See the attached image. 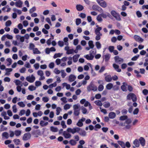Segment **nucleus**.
I'll list each match as a JSON object with an SVG mask.
<instances>
[{
	"instance_id": "1",
	"label": "nucleus",
	"mask_w": 148,
	"mask_h": 148,
	"mask_svg": "<svg viewBox=\"0 0 148 148\" xmlns=\"http://www.w3.org/2000/svg\"><path fill=\"white\" fill-rule=\"evenodd\" d=\"M74 110L73 114L76 116H78L80 114V106L79 104H75L73 106Z\"/></svg>"
},
{
	"instance_id": "2",
	"label": "nucleus",
	"mask_w": 148,
	"mask_h": 148,
	"mask_svg": "<svg viewBox=\"0 0 148 148\" xmlns=\"http://www.w3.org/2000/svg\"><path fill=\"white\" fill-rule=\"evenodd\" d=\"M102 27H99L95 29V34L96 35L95 37V40H99L101 39V36H102V34L100 32V31L101 30Z\"/></svg>"
},
{
	"instance_id": "3",
	"label": "nucleus",
	"mask_w": 148,
	"mask_h": 148,
	"mask_svg": "<svg viewBox=\"0 0 148 148\" xmlns=\"http://www.w3.org/2000/svg\"><path fill=\"white\" fill-rule=\"evenodd\" d=\"M132 99L133 102H136L137 101V98L135 94L133 93L129 94L127 96V99L130 100Z\"/></svg>"
},
{
	"instance_id": "4",
	"label": "nucleus",
	"mask_w": 148,
	"mask_h": 148,
	"mask_svg": "<svg viewBox=\"0 0 148 148\" xmlns=\"http://www.w3.org/2000/svg\"><path fill=\"white\" fill-rule=\"evenodd\" d=\"M87 90L90 91L92 90L94 91H96L97 90V86L92 83L91 82L89 85L87 87Z\"/></svg>"
},
{
	"instance_id": "5",
	"label": "nucleus",
	"mask_w": 148,
	"mask_h": 148,
	"mask_svg": "<svg viewBox=\"0 0 148 148\" xmlns=\"http://www.w3.org/2000/svg\"><path fill=\"white\" fill-rule=\"evenodd\" d=\"M26 79L30 83H32L35 80V77L33 75H32L31 76H27L26 78Z\"/></svg>"
},
{
	"instance_id": "6",
	"label": "nucleus",
	"mask_w": 148,
	"mask_h": 148,
	"mask_svg": "<svg viewBox=\"0 0 148 148\" xmlns=\"http://www.w3.org/2000/svg\"><path fill=\"white\" fill-rule=\"evenodd\" d=\"M114 59L115 62L116 63L120 64L123 62V59L119 57L118 56H116L114 57Z\"/></svg>"
},
{
	"instance_id": "7",
	"label": "nucleus",
	"mask_w": 148,
	"mask_h": 148,
	"mask_svg": "<svg viewBox=\"0 0 148 148\" xmlns=\"http://www.w3.org/2000/svg\"><path fill=\"white\" fill-rule=\"evenodd\" d=\"M31 134L30 133H25L23 137V140L24 141H26L30 139L31 137Z\"/></svg>"
},
{
	"instance_id": "8",
	"label": "nucleus",
	"mask_w": 148,
	"mask_h": 148,
	"mask_svg": "<svg viewBox=\"0 0 148 148\" xmlns=\"http://www.w3.org/2000/svg\"><path fill=\"white\" fill-rule=\"evenodd\" d=\"M123 85L121 86V90L123 91H127V89L126 86H127V84L125 82H123Z\"/></svg>"
},
{
	"instance_id": "9",
	"label": "nucleus",
	"mask_w": 148,
	"mask_h": 148,
	"mask_svg": "<svg viewBox=\"0 0 148 148\" xmlns=\"http://www.w3.org/2000/svg\"><path fill=\"white\" fill-rule=\"evenodd\" d=\"M134 38L136 41L138 42H143V39L140 38L139 36L137 35L134 36Z\"/></svg>"
},
{
	"instance_id": "10",
	"label": "nucleus",
	"mask_w": 148,
	"mask_h": 148,
	"mask_svg": "<svg viewBox=\"0 0 148 148\" xmlns=\"http://www.w3.org/2000/svg\"><path fill=\"white\" fill-rule=\"evenodd\" d=\"M139 140L142 146H144L145 145V140L144 138L142 137H140L139 139Z\"/></svg>"
},
{
	"instance_id": "11",
	"label": "nucleus",
	"mask_w": 148,
	"mask_h": 148,
	"mask_svg": "<svg viewBox=\"0 0 148 148\" xmlns=\"http://www.w3.org/2000/svg\"><path fill=\"white\" fill-rule=\"evenodd\" d=\"M116 116V114L113 112H111L108 115L109 118L110 119H113Z\"/></svg>"
},
{
	"instance_id": "12",
	"label": "nucleus",
	"mask_w": 148,
	"mask_h": 148,
	"mask_svg": "<svg viewBox=\"0 0 148 148\" xmlns=\"http://www.w3.org/2000/svg\"><path fill=\"white\" fill-rule=\"evenodd\" d=\"M79 56V55L78 54H77L74 55L73 57V62H77Z\"/></svg>"
},
{
	"instance_id": "13",
	"label": "nucleus",
	"mask_w": 148,
	"mask_h": 148,
	"mask_svg": "<svg viewBox=\"0 0 148 148\" xmlns=\"http://www.w3.org/2000/svg\"><path fill=\"white\" fill-rule=\"evenodd\" d=\"M76 77L73 75L71 74L69 76V80L70 82H72L75 80Z\"/></svg>"
},
{
	"instance_id": "14",
	"label": "nucleus",
	"mask_w": 148,
	"mask_h": 148,
	"mask_svg": "<svg viewBox=\"0 0 148 148\" xmlns=\"http://www.w3.org/2000/svg\"><path fill=\"white\" fill-rule=\"evenodd\" d=\"M105 79L106 82H110L111 81L112 78L110 75H108L105 77Z\"/></svg>"
},
{
	"instance_id": "15",
	"label": "nucleus",
	"mask_w": 148,
	"mask_h": 148,
	"mask_svg": "<svg viewBox=\"0 0 148 148\" xmlns=\"http://www.w3.org/2000/svg\"><path fill=\"white\" fill-rule=\"evenodd\" d=\"M84 57L88 60H92L94 58V56H92L88 54L85 55Z\"/></svg>"
},
{
	"instance_id": "16",
	"label": "nucleus",
	"mask_w": 148,
	"mask_h": 148,
	"mask_svg": "<svg viewBox=\"0 0 148 148\" xmlns=\"http://www.w3.org/2000/svg\"><path fill=\"white\" fill-rule=\"evenodd\" d=\"M113 66L115 69L118 72H120L121 71V69L119 68V66L115 64H113Z\"/></svg>"
},
{
	"instance_id": "17",
	"label": "nucleus",
	"mask_w": 148,
	"mask_h": 148,
	"mask_svg": "<svg viewBox=\"0 0 148 148\" xmlns=\"http://www.w3.org/2000/svg\"><path fill=\"white\" fill-rule=\"evenodd\" d=\"M23 4L22 2L20 0H18L15 3V5L16 7L18 8H21Z\"/></svg>"
},
{
	"instance_id": "18",
	"label": "nucleus",
	"mask_w": 148,
	"mask_h": 148,
	"mask_svg": "<svg viewBox=\"0 0 148 148\" xmlns=\"http://www.w3.org/2000/svg\"><path fill=\"white\" fill-rule=\"evenodd\" d=\"M76 8L78 11H80L83 9L84 7L81 5H77L76 6Z\"/></svg>"
},
{
	"instance_id": "19",
	"label": "nucleus",
	"mask_w": 148,
	"mask_h": 148,
	"mask_svg": "<svg viewBox=\"0 0 148 148\" xmlns=\"http://www.w3.org/2000/svg\"><path fill=\"white\" fill-rule=\"evenodd\" d=\"M75 130L74 128L72 129L71 128H68L67 129V131L69 132H70L73 134H74L76 133Z\"/></svg>"
},
{
	"instance_id": "20",
	"label": "nucleus",
	"mask_w": 148,
	"mask_h": 148,
	"mask_svg": "<svg viewBox=\"0 0 148 148\" xmlns=\"http://www.w3.org/2000/svg\"><path fill=\"white\" fill-rule=\"evenodd\" d=\"M63 135L66 138H69L71 136V134L69 133H66L65 131L64 132Z\"/></svg>"
},
{
	"instance_id": "21",
	"label": "nucleus",
	"mask_w": 148,
	"mask_h": 148,
	"mask_svg": "<svg viewBox=\"0 0 148 148\" xmlns=\"http://www.w3.org/2000/svg\"><path fill=\"white\" fill-rule=\"evenodd\" d=\"M2 138H5L6 139H8L9 137V134L7 132H4L2 134Z\"/></svg>"
},
{
	"instance_id": "22",
	"label": "nucleus",
	"mask_w": 148,
	"mask_h": 148,
	"mask_svg": "<svg viewBox=\"0 0 148 148\" xmlns=\"http://www.w3.org/2000/svg\"><path fill=\"white\" fill-rule=\"evenodd\" d=\"M117 143L122 148H126L125 143L123 141L119 140L117 141Z\"/></svg>"
},
{
	"instance_id": "23",
	"label": "nucleus",
	"mask_w": 148,
	"mask_h": 148,
	"mask_svg": "<svg viewBox=\"0 0 148 148\" xmlns=\"http://www.w3.org/2000/svg\"><path fill=\"white\" fill-rule=\"evenodd\" d=\"M133 143L136 147H138L139 146V143L137 139H136L134 141Z\"/></svg>"
},
{
	"instance_id": "24",
	"label": "nucleus",
	"mask_w": 148,
	"mask_h": 148,
	"mask_svg": "<svg viewBox=\"0 0 148 148\" xmlns=\"http://www.w3.org/2000/svg\"><path fill=\"white\" fill-rule=\"evenodd\" d=\"M79 134L82 136H84L86 135V132L84 130H81L79 132Z\"/></svg>"
},
{
	"instance_id": "25",
	"label": "nucleus",
	"mask_w": 148,
	"mask_h": 148,
	"mask_svg": "<svg viewBox=\"0 0 148 148\" xmlns=\"http://www.w3.org/2000/svg\"><path fill=\"white\" fill-rule=\"evenodd\" d=\"M48 124V122L45 123V122L42 120L41 121L40 123V125L42 127L47 125Z\"/></svg>"
},
{
	"instance_id": "26",
	"label": "nucleus",
	"mask_w": 148,
	"mask_h": 148,
	"mask_svg": "<svg viewBox=\"0 0 148 148\" xmlns=\"http://www.w3.org/2000/svg\"><path fill=\"white\" fill-rule=\"evenodd\" d=\"M88 44L91 49H92L94 48V45L93 43V42L92 40L89 41L88 42Z\"/></svg>"
},
{
	"instance_id": "27",
	"label": "nucleus",
	"mask_w": 148,
	"mask_h": 148,
	"mask_svg": "<svg viewBox=\"0 0 148 148\" xmlns=\"http://www.w3.org/2000/svg\"><path fill=\"white\" fill-rule=\"evenodd\" d=\"M50 130L52 132H57L58 131V129L57 127L52 126L50 127Z\"/></svg>"
},
{
	"instance_id": "28",
	"label": "nucleus",
	"mask_w": 148,
	"mask_h": 148,
	"mask_svg": "<svg viewBox=\"0 0 148 148\" xmlns=\"http://www.w3.org/2000/svg\"><path fill=\"white\" fill-rule=\"evenodd\" d=\"M97 105L99 106H101L102 105V103L101 101L99 100H96L94 102Z\"/></svg>"
},
{
	"instance_id": "29",
	"label": "nucleus",
	"mask_w": 148,
	"mask_h": 148,
	"mask_svg": "<svg viewBox=\"0 0 148 148\" xmlns=\"http://www.w3.org/2000/svg\"><path fill=\"white\" fill-rule=\"evenodd\" d=\"M110 57V55L109 54H107L104 55L103 57V58H104L105 61L107 62L109 60Z\"/></svg>"
},
{
	"instance_id": "30",
	"label": "nucleus",
	"mask_w": 148,
	"mask_h": 148,
	"mask_svg": "<svg viewBox=\"0 0 148 148\" xmlns=\"http://www.w3.org/2000/svg\"><path fill=\"white\" fill-rule=\"evenodd\" d=\"M96 53V49H94L90 51L89 52V55L92 56L95 54Z\"/></svg>"
},
{
	"instance_id": "31",
	"label": "nucleus",
	"mask_w": 148,
	"mask_h": 148,
	"mask_svg": "<svg viewBox=\"0 0 148 148\" xmlns=\"http://www.w3.org/2000/svg\"><path fill=\"white\" fill-rule=\"evenodd\" d=\"M69 143L72 146H74L76 145L77 142L73 139L69 141Z\"/></svg>"
},
{
	"instance_id": "32",
	"label": "nucleus",
	"mask_w": 148,
	"mask_h": 148,
	"mask_svg": "<svg viewBox=\"0 0 148 148\" xmlns=\"http://www.w3.org/2000/svg\"><path fill=\"white\" fill-rule=\"evenodd\" d=\"M21 131L19 130H16L14 131V134L16 136H18L21 135Z\"/></svg>"
},
{
	"instance_id": "33",
	"label": "nucleus",
	"mask_w": 148,
	"mask_h": 148,
	"mask_svg": "<svg viewBox=\"0 0 148 148\" xmlns=\"http://www.w3.org/2000/svg\"><path fill=\"white\" fill-rule=\"evenodd\" d=\"M101 7L105 8L107 6V4L105 1H103L99 4Z\"/></svg>"
},
{
	"instance_id": "34",
	"label": "nucleus",
	"mask_w": 148,
	"mask_h": 148,
	"mask_svg": "<svg viewBox=\"0 0 148 148\" xmlns=\"http://www.w3.org/2000/svg\"><path fill=\"white\" fill-rule=\"evenodd\" d=\"M103 104V106L106 108L109 107L110 105V103L108 101L105 102Z\"/></svg>"
},
{
	"instance_id": "35",
	"label": "nucleus",
	"mask_w": 148,
	"mask_h": 148,
	"mask_svg": "<svg viewBox=\"0 0 148 148\" xmlns=\"http://www.w3.org/2000/svg\"><path fill=\"white\" fill-rule=\"evenodd\" d=\"M95 45L98 49H99L101 48V45L99 41L95 42Z\"/></svg>"
},
{
	"instance_id": "36",
	"label": "nucleus",
	"mask_w": 148,
	"mask_h": 148,
	"mask_svg": "<svg viewBox=\"0 0 148 148\" xmlns=\"http://www.w3.org/2000/svg\"><path fill=\"white\" fill-rule=\"evenodd\" d=\"M33 51L34 54H39L41 53L37 48H34Z\"/></svg>"
},
{
	"instance_id": "37",
	"label": "nucleus",
	"mask_w": 148,
	"mask_h": 148,
	"mask_svg": "<svg viewBox=\"0 0 148 148\" xmlns=\"http://www.w3.org/2000/svg\"><path fill=\"white\" fill-rule=\"evenodd\" d=\"M81 109L82 110V112L83 114H85L88 113H87V109L83 106L81 107Z\"/></svg>"
},
{
	"instance_id": "38",
	"label": "nucleus",
	"mask_w": 148,
	"mask_h": 148,
	"mask_svg": "<svg viewBox=\"0 0 148 148\" xmlns=\"http://www.w3.org/2000/svg\"><path fill=\"white\" fill-rule=\"evenodd\" d=\"M113 87V84L112 83H109L106 86V88L108 90H110Z\"/></svg>"
},
{
	"instance_id": "39",
	"label": "nucleus",
	"mask_w": 148,
	"mask_h": 148,
	"mask_svg": "<svg viewBox=\"0 0 148 148\" xmlns=\"http://www.w3.org/2000/svg\"><path fill=\"white\" fill-rule=\"evenodd\" d=\"M62 85L63 87L66 86V88L67 90L69 89L70 88V85L69 84H67L66 83H63L62 84Z\"/></svg>"
},
{
	"instance_id": "40",
	"label": "nucleus",
	"mask_w": 148,
	"mask_h": 148,
	"mask_svg": "<svg viewBox=\"0 0 148 148\" xmlns=\"http://www.w3.org/2000/svg\"><path fill=\"white\" fill-rule=\"evenodd\" d=\"M35 47V46L34 44L30 43L29 48L30 50H33L34 48Z\"/></svg>"
},
{
	"instance_id": "41",
	"label": "nucleus",
	"mask_w": 148,
	"mask_h": 148,
	"mask_svg": "<svg viewBox=\"0 0 148 148\" xmlns=\"http://www.w3.org/2000/svg\"><path fill=\"white\" fill-rule=\"evenodd\" d=\"M13 141L16 145L19 144L20 143V140L18 139H14Z\"/></svg>"
},
{
	"instance_id": "42",
	"label": "nucleus",
	"mask_w": 148,
	"mask_h": 148,
	"mask_svg": "<svg viewBox=\"0 0 148 148\" xmlns=\"http://www.w3.org/2000/svg\"><path fill=\"white\" fill-rule=\"evenodd\" d=\"M28 89L30 91H32L35 90L36 89V88L34 86L31 85L30 86L28 87Z\"/></svg>"
},
{
	"instance_id": "43",
	"label": "nucleus",
	"mask_w": 148,
	"mask_h": 148,
	"mask_svg": "<svg viewBox=\"0 0 148 148\" xmlns=\"http://www.w3.org/2000/svg\"><path fill=\"white\" fill-rule=\"evenodd\" d=\"M127 118V116L126 115L122 116L120 117V120L121 121H123L126 120Z\"/></svg>"
},
{
	"instance_id": "44",
	"label": "nucleus",
	"mask_w": 148,
	"mask_h": 148,
	"mask_svg": "<svg viewBox=\"0 0 148 148\" xmlns=\"http://www.w3.org/2000/svg\"><path fill=\"white\" fill-rule=\"evenodd\" d=\"M62 55V53H56L54 55L53 58H56L58 57H60Z\"/></svg>"
},
{
	"instance_id": "45",
	"label": "nucleus",
	"mask_w": 148,
	"mask_h": 148,
	"mask_svg": "<svg viewBox=\"0 0 148 148\" xmlns=\"http://www.w3.org/2000/svg\"><path fill=\"white\" fill-rule=\"evenodd\" d=\"M0 127L1 128L0 129V131L1 132L3 131H5L7 130V128L6 127H4V126L3 125H1Z\"/></svg>"
},
{
	"instance_id": "46",
	"label": "nucleus",
	"mask_w": 148,
	"mask_h": 148,
	"mask_svg": "<svg viewBox=\"0 0 148 148\" xmlns=\"http://www.w3.org/2000/svg\"><path fill=\"white\" fill-rule=\"evenodd\" d=\"M36 10L35 7L34 6L30 9L29 10V12L30 14H32L33 12L36 11Z\"/></svg>"
},
{
	"instance_id": "47",
	"label": "nucleus",
	"mask_w": 148,
	"mask_h": 148,
	"mask_svg": "<svg viewBox=\"0 0 148 148\" xmlns=\"http://www.w3.org/2000/svg\"><path fill=\"white\" fill-rule=\"evenodd\" d=\"M61 110V108L60 107H58L56 108V114L57 115H58L59 114L60 111Z\"/></svg>"
},
{
	"instance_id": "48",
	"label": "nucleus",
	"mask_w": 148,
	"mask_h": 148,
	"mask_svg": "<svg viewBox=\"0 0 148 148\" xmlns=\"http://www.w3.org/2000/svg\"><path fill=\"white\" fill-rule=\"evenodd\" d=\"M134 73L136 74V75L137 77L140 78L141 77V76L139 74V71H138L136 70H134Z\"/></svg>"
},
{
	"instance_id": "49",
	"label": "nucleus",
	"mask_w": 148,
	"mask_h": 148,
	"mask_svg": "<svg viewBox=\"0 0 148 148\" xmlns=\"http://www.w3.org/2000/svg\"><path fill=\"white\" fill-rule=\"evenodd\" d=\"M116 20L118 21H120L121 20V19L120 18V15L118 13L114 17Z\"/></svg>"
},
{
	"instance_id": "50",
	"label": "nucleus",
	"mask_w": 148,
	"mask_h": 148,
	"mask_svg": "<svg viewBox=\"0 0 148 148\" xmlns=\"http://www.w3.org/2000/svg\"><path fill=\"white\" fill-rule=\"evenodd\" d=\"M17 104L21 107H24L25 106V105L22 101L18 102Z\"/></svg>"
},
{
	"instance_id": "51",
	"label": "nucleus",
	"mask_w": 148,
	"mask_h": 148,
	"mask_svg": "<svg viewBox=\"0 0 148 148\" xmlns=\"http://www.w3.org/2000/svg\"><path fill=\"white\" fill-rule=\"evenodd\" d=\"M61 72L62 73L61 76L62 77L64 78L66 75V73L64 72V70H61Z\"/></svg>"
},
{
	"instance_id": "52",
	"label": "nucleus",
	"mask_w": 148,
	"mask_h": 148,
	"mask_svg": "<svg viewBox=\"0 0 148 148\" xmlns=\"http://www.w3.org/2000/svg\"><path fill=\"white\" fill-rule=\"evenodd\" d=\"M104 88V87L102 85L100 84L98 87V90L99 91H102Z\"/></svg>"
},
{
	"instance_id": "53",
	"label": "nucleus",
	"mask_w": 148,
	"mask_h": 148,
	"mask_svg": "<svg viewBox=\"0 0 148 148\" xmlns=\"http://www.w3.org/2000/svg\"><path fill=\"white\" fill-rule=\"evenodd\" d=\"M81 19L79 18H77L76 20V24L77 25H78L81 23Z\"/></svg>"
},
{
	"instance_id": "54",
	"label": "nucleus",
	"mask_w": 148,
	"mask_h": 148,
	"mask_svg": "<svg viewBox=\"0 0 148 148\" xmlns=\"http://www.w3.org/2000/svg\"><path fill=\"white\" fill-rule=\"evenodd\" d=\"M37 74L40 76H43L44 75L43 71L41 70H39L38 71Z\"/></svg>"
},
{
	"instance_id": "55",
	"label": "nucleus",
	"mask_w": 148,
	"mask_h": 148,
	"mask_svg": "<svg viewBox=\"0 0 148 148\" xmlns=\"http://www.w3.org/2000/svg\"><path fill=\"white\" fill-rule=\"evenodd\" d=\"M66 53L67 54H73V49H69L68 51L66 52Z\"/></svg>"
},
{
	"instance_id": "56",
	"label": "nucleus",
	"mask_w": 148,
	"mask_h": 148,
	"mask_svg": "<svg viewBox=\"0 0 148 148\" xmlns=\"http://www.w3.org/2000/svg\"><path fill=\"white\" fill-rule=\"evenodd\" d=\"M42 101L45 103L47 102L49 100V99L47 97H44L42 98Z\"/></svg>"
},
{
	"instance_id": "57",
	"label": "nucleus",
	"mask_w": 148,
	"mask_h": 148,
	"mask_svg": "<svg viewBox=\"0 0 148 148\" xmlns=\"http://www.w3.org/2000/svg\"><path fill=\"white\" fill-rule=\"evenodd\" d=\"M14 82L16 84V85L18 86L19 85H20L21 83V82L18 79H16L14 80Z\"/></svg>"
},
{
	"instance_id": "58",
	"label": "nucleus",
	"mask_w": 148,
	"mask_h": 148,
	"mask_svg": "<svg viewBox=\"0 0 148 148\" xmlns=\"http://www.w3.org/2000/svg\"><path fill=\"white\" fill-rule=\"evenodd\" d=\"M139 57V55H138L136 56H135L132 58L131 60L132 61H136L137 60Z\"/></svg>"
},
{
	"instance_id": "59",
	"label": "nucleus",
	"mask_w": 148,
	"mask_h": 148,
	"mask_svg": "<svg viewBox=\"0 0 148 148\" xmlns=\"http://www.w3.org/2000/svg\"><path fill=\"white\" fill-rule=\"evenodd\" d=\"M125 122V124H130L132 122V120L130 119H126Z\"/></svg>"
},
{
	"instance_id": "60",
	"label": "nucleus",
	"mask_w": 148,
	"mask_h": 148,
	"mask_svg": "<svg viewBox=\"0 0 148 148\" xmlns=\"http://www.w3.org/2000/svg\"><path fill=\"white\" fill-rule=\"evenodd\" d=\"M114 47L113 46H110L108 48V49L110 52L112 53L113 51Z\"/></svg>"
},
{
	"instance_id": "61",
	"label": "nucleus",
	"mask_w": 148,
	"mask_h": 148,
	"mask_svg": "<svg viewBox=\"0 0 148 148\" xmlns=\"http://www.w3.org/2000/svg\"><path fill=\"white\" fill-rule=\"evenodd\" d=\"M64 42L62 41H59L58 42V44L60 47H62L64 46Z\"/></svg>"
},
{
	"instance_id": "62",
	"label": "nucleus",
	"mask_w": 148,
	"mask_h": 148,
	"mask_svg": "<svg viewBox=\"0 0 148 148\" xmlns=\"http://www.w3.org/2000/svg\"><path fill=\"white\" fill-rule=\"evenodd\" d=\"M34 98V96L32 95H29L27 97V99L29 100H32Z\"/></svg>"
},
{
	"instance_id": "63",
	"label": "nucleus",
	"mask_w": 148,
	"mask_h": 148,
	"mask_svg": "<svg viewBox=\"0 0 148 148\" xmlns=\"http://www.w3.org/2000/svg\"><path fill=\"white\" fill-rule=\"evenodd\" d=\"M11 24L12 23L11 21L10 20H8L5 23V25L7 27H9L11 25Z\"/></svg>"
},
{
	"instance_id": "64",
	"label": "nucleus",
	"mask_w": 148,
	"mask_h": 148,
	"mask_svg": "<svg viewBox=\"0 0 148 148\" xmlns=\"http://www.w3.org/2000/svg\"><path fill=\"white\" fill-rule=\"evenodd\" d=\"M77 125L79 127H81L83 125V123L80 120H79L77 123Z\"/></svg>"
}]
</instances>
